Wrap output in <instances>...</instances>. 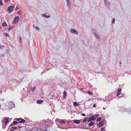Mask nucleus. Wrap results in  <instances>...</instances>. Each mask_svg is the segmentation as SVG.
<instances>
[{
    "label": "nucleus",
    "instance_id": "39448f33",
    "mask_svg": "<svg viewBox=\"0 0 131 131\" xmlns=\"http://www.w3.org/2000/svg\"><path fill=\"white\" fill-rule=\"evenodd\" d=\"M71 31L72 33H75L77 34H78V33L77 31L73 29H71Z\"/></svg>",
    "mask_w": 131,
    "mask_h": 131
},
{
    "label": "nucleus",
    "instance_id": "72a5a7b5",
    "mask_svg": "<svg viewBox=\"0 0 131 131\" xmlns=\"http://www.w3.org/2000/svg\"><path fill=\"white\" fill-rule=\"evenodd\" d=\"M4 1L6 2H7L9 1V0H4Z\"/></svg>",
    "mask_w": 131,
    "mask_h": 131
},
{
    "label": "nucleus",
    "instance_id": "f03ea898",
    "mask_svg": "<svg viewBox=\"0 0 131 131\" xmlns=\"http://www.w3.org/2000/svg\"><path fill=\"white\" fill-rule=\"evenodd\" d=\"M17 121H19L18 122L20 123H24L25 122V120L21 118H18L16 119Z\"/></svg>",
    "mask_w": 131,
    "mask_h": 131
},
{
    "label": "nucleus",
    "instance_id": "9b49d317",
    "mask_svg": "<svg viewBox=\"0 0 131 131\" xmlns=\"http://www.w3.org/2000/svg\"><path fill=\"white\" fill-rule=\"evenodd\" d=\"M79 104L76 102H75L73 103V105L74 106H77L79 105Z\"/></svg>",
    "mask_w": 131,
    "mask_h": 131
},
{
    "label": "nucleus",
    "instance_id": "393cba45",
    "mask_svg": "<svg viewBox=\"0 0 131 131\" xmlns=\"http://www.w3.org/2000/svg\"><path fill=\"white\" fill-rule=\"evenodd\" d=\"M5 35L6 36V37H8L9 36V35L7 33H5Z\"/></svg>",
    "mask_w": 131,
    "mask_h": 131
},
{
    "label": "nucleus",
    "instance_id": "a19ab883",
    "mask_svg": "<svg viewBox=\"0 0 131 131\" xmlns=\"http://www.w3.org/2000/svg\"><path fill=\"white\" fill-rule=\"evenodd\" d=\"M119 63L120 64H121V61Z\"/></svg>",
    "mask_w": 131,
    "mask_h": 131
},
{
    "label": "nucleus",
    "instance_id": "a211bd4d",
    "mask_svg": "<svg viewBox=\"0 0 131 131\" xmlns=\"http://www.w3.org/2000/svg\"><path fill=\"white\" fill-rule=\"evenodd\" d=\"M17 123V122L16 121H14L13 122V124H12L11 125H15Z\"/></svg>",
    "mask_w": 131,
    "mask_h": 131
},
{
    "label": "nucleus",
    "instance_id": "5701e85b",
    "mask_svg": "<svg viewBox=\"0 0 131 131\" xmlns=\"http://www.w3.org/2000/svg\"><path fill=\"white\" fill-rule=\"evenodd\" d=\"M44 16L46 18H49L50 17V16H47L46 15H44Z\"/></svg>",
    "mask_w": 131,
    "mask_h": 131
},
{
    "label": "nucleus",
    "instance_id": "aec40b11",
    "mask_svg": "<svg viewBox=\"0 0 131 131\" xmlns=\"http://www.w3.org/2000/svg\"><path fill=\"white\" fill-rule=\"evenodd\" d=\"M13 28V27H11L9 28L8 29V31H9V30H11Z\"/></svg>",
    "mask_w": 131,
    "mask_h": 131
},
{
    "label": "nucleus",
    "instance_id": "c85d7f7f",
    "mask_svg": "<svg viewBox=\"0 0 131 131\" xmlns=\"http://www.w3.org/2000/svg\"><path fill=\"white\" fill-rule=\"evenodd\" d=\"M12 128L13 129H17V127H12Z\"/></svg>",
    "mask_w": 131,
    "mask_h": 131
},
{
    "label": "nucleus",
    "instance_id": "b1692460",
    "mask_svg": "<svg viewBox=\"0 0 131 131\" xmlns=\"http://www.w3.org/2000/svg\"><path fill=\"white\" fill-rule=\"evenodd\" d=\"M0 5H3V3L2 1L0 0Z\"/></svg>",
    "mask_w": 131,
    "mask_h": 131
},
{
    "label": "nucleus",
    "instance_id": "7c9ffc66",
    "mask_svg": "<svg viewBox=\"0 0 131 131\" xmlns=\"http://www.w3.org/2000/svg\"><path fill=\"white\" fill-rule=\"evenodd\" d=\"M104 129V128H102L101 129V131H103Z\"/></svg>",
    "mask_w": 131,
    "mask_h": 131
},
{
    "label": "nucleus",
    "instance_id": "dca6fc26",
    "mask_svg": "<svg viewBox=\"0 0 131 131\" xmlns=\"http://www.w3.org/2000/svg\"><path fill=\"white\" fill-rule=\"evenodd\" d=\"M5 124L6 125L8 123V121L7 119H5V121L4 122Z\"/></svg>",
    "mask_w": 131,
    "mask_h": 131
},
{
    "label": "nucleus",
    "instance_id": "f3484780",
    "mask_svg": "<svg viewBox=\"0 0 131 131\" xmlns=\"http://www.w3.org/2000/svg\"><path fill=\"white\" fill-rule=\"evenodd\" d=\"M101 117H99L97 119V120H96V122H99L101 121Z\"/></svg>",
    "mask_w": 131,
    "mask_h": 131
},
{
    "label": "nucleus",
    "instance_id": "ddd939ff",
    "mask_svg": "<svg viewBox=\"0 0 131 131\" xmlns=\"http://www.w3.org/2000/svg\"><path fill=\"white\" fill-rule=\"evenodd\" d=\"M103 124V123L102 121L99 122V127L102 126Z\"/></svg>",
    "mask_w": 131,
    "mask_h": 131
},
{
    "label": "nucleus",
    "instance_id": "423d86ee",
    "mask_svg": "<svg viewBox=\"0 0 131 131\" xmlns=\"http://www.w3.org/2000/svg\"><path fill=\"white\" fill-rule=\"evenodd\" d=\"M122 90L120 88L118 90L117 93V96H118L121 94Z\"/></svg>",
    "mask_w": 131,
    "mask_h": 131
},
{
    "label": "nucleus",
    "instance_id": "cd10ccee",
    "mask_svg": "<svg viewBox=\"0 0 131 131\" xmlns=\"http://www.w3.org/2000/svg\"><path fill=\"white\" fill-rule=\"evenodd\" d=\"M36 28L37 30H39V28L37 26H36Z\"/></svg>",
    "mask_w": 131,
    "mask_h": 131
},
{
    "label": "nucleus",
    "instance_id": "412c9836",
    "mask_svg": "<svg viewBox=\"0 0 131 131\" xmlns=\"http://www.w3.org/2000/svg\"><path fill=\"white\" fill-rule=\"evenodd\" d=\"M88 94H89L91 95L93 94V93L92 92L90 91H88Z\"/></svg>",
    "mask_w": 131,
    "mask_h": 131
},
{
    "label": "nucleus",
    "instance_id": "1a4fd4ad",
    "mask_svg": "<svg viewBox=\"0 0 131 131\" xmlns=\"http://www.w3.org/2000/svg\"><path fill=\"white\" fill-rule=\"evenodd\" d=\"M88 118L87 117H85L83 120V122H87V121L88 120Z\"/></svg>",
    "mask_w": 131,
    "mask_h": 131
},
{
    "label": "nucleus",
    "instance_id": "9d476101",
    "mask_svg": "<svg viewBox=\"0 0 131 131\" xmlns=\"http://www.w3.org/2000/svg\"><path fill=\"white\" fill-rule=\"evenodd\" d=\"M43 102L42 100H38L37 101V103L38 104H41Z\"/></svg>",
    "mask_w": 131,
    "mask_h": 131
},
{
    "label": "nucleus",
    "instance_id": "ea45409f",
    "mask_svg": "<svg viewBox=\"0 0 131 131\" xmlns=\"http://www.w3.org/2000/svg\"><path fill=\"white\" fill-rule=\"evenodd\" d=\"M104 2H105V3H106V0H104Z\"/></svg>",
    "mask_w": 131,
    "mask_h": 131
},
{
    "label": "nucleus",
    "instance_id": "58836bf2",
    "mask_svg": "<svg viewBox=\"0 0 131 131\" xmlns=\"http://www.w3.org/2000/svg\"><path fill=\"white\" fill-rule=\"evenodd\" d=\"M10 131H14V130L13 129L11 130H10Z\"/></svg>",
    "mask_w": 131,
    "mask_h": 131
},
{
    "label": "nucleus",
    "instance_id": "0eeeda50",
    "mask_svg": "<svg viewBox=\"0 0 131 131\" xmlns=\"http://www.w3.org/2000/svg\"><path fill=\"white\" fill-rule=\"evenodd\" d=\"M14 7V6H11L9 7L8 9V11L11 12L13 10V8Z\"/></svg>",
    "mask_w": 131,
    "mask_h": 131
},
{
    "label": "nucleus",
    "instance_id": "4468645a",
    "mask_svg": "<svg viewBox=\"0 0 131 131\" xmlns=\"http://www.w3.org/2000/svg\"><path fill=\"white\" fill-rule=\"evenodd\" d=\"M7 25L6 22H4L2 24V26L3 27H6Z\"/></svg>",
    "mask_w": 131,
    "mask_h": 131
},
{
    "label": "nucleus",
    "instance_id": "bb28decb",
    "mask_svg": "<svg viewBox=\"0 0 131 131\" xmlns=\"http://www.w3.org/2000/svg\"><path fill=\"white\" fill-rule=\"evenodd\" d=\"M19 8L17 6H16V8L15 9L16 10H17L19 9Z\"/></svg>",
    "mask_w": 131,
    "mask_h": 131
},
{
    "label": "nucleus",
    "instance_id": "79ce46f5",
    "mask_svg": "<svg viewBox=\"0 0 131 131\" xmlns=\"http://www.w3.org/2000/svg\"><path fill=\"white\" fill-rule=\"evenodd\" d=\"M18 128L21 127H20V126H18Z\"/></svg>",
    "mask_w": 131,
    "mask_h": 131
},
{
    "label": "nucleus",
    "instance_id": "6ab92c4d",
    "mask_svg": "<svg viewBox=\"0 0 131 131\" xmlns=\"http://www.w3.org/2000/svg\"><path fill=\"white\" fill-rule=\"evenodd\" d=\"M60 122L62 124H65L66 123L65 121L63 120L60 121Z\"/></svg>",
    "mask_w": 131,
    "mask_h": 131
},
{
    "label": "nucleus",
    "instance_id": "7ed1b4c3",
    "mask_svg": "<svg viewBox=\"0 0 131 131\" xmlns=\"http://www.w3.org/2000/svg\"><path fill=\"white\" fill-rule=\"evenodd\" d=\"M95 119V117L93 116H92L90 117L88 119V122H90L91 121L94 120Z\"/></svg>",
    "mask_w": 131,
    "mask_h": 131
},
{
    "label": "nucleus",
    "instance_id": "2eb2a0df",
    "mask_svg": "<svg viewBox=\"0 0 131 131\" xmlns=\"http://www.w3.org/2000/svg\"><path fill=\"white\" fill-rule=\"evenodd\" d=\"M63 97L64 99L65 97V96H67V92L66 91H64L63 93Z\"/></svg>",
    "mask_w": 131,
    "mask_h": 131
},
{
    "label": "nucleus",
    "instance_id": "37998d69",
    "mask_svg": "<svg viewBox=\"0 0 131 131\" xmlns=\"http://www.w3.org/2000/svg\"><path fill=\"white\" fill-rule=\"evenodd\" d=\"M103 108V109H105V108H104H104Z\"/></svg>",
    "mask_w": 131,
    "mask_h": 131
},
{
    "label": "nucleus",
    "instance_id": "c756f323",
    "mask_svg": "<svg viewBox=\"0 0 131 131\" xmlns=\"http://www.w3.org/2000/svg\"><path fill=\"white\" fill-rule=\"evenodd\" d=\"M86 126H83L82 127V129H86Z\"/></svg>",
    "mask_w": 131,
    "mask_h": 131
},
{
    "label": "nucleus",
    "instance_id": "4be33fe9",
    "mask_svg": "<svg viewBox=\"0 0 131 131\" xmlns=\"http://www.w3.org/2000/svg\"><path fill=\"white\" fill-rule=\"evenodd\" d=\"M17 13L19 14V15H20L21 14V11H20V10H19L17 12Z\"/></svg>",
    "mask_w": 131,
    "mask_h": 131
},
{
    "label": "nucleus",
    "instance_id": "4c0bfd02",
    "mask_svg": "<svg viewBox=\"0 0 131 131\" xmlns=\"http://www.w3.org/2000/svg\"><path fill=\"white\" fill-rule=\"evenodd\" d=\"M35 88H36L35 87H34L33 89L32 90V91H34V89H35Z\"/></svg>",
    "mask_w": 131,
    "mask_h": 131
},
{
    "label": "nucleus",
    "instance_id": "20e7f679",
    "mask_svg": "<svg viewBox=\"0 0 131 131\" xmlns=\"http://www.w3.org/2000/svg\"><path fill=\"white\" fill-rule=\"evenodd\" d=\"M73 121V122L76 124H79L80 123V120L74 119Z\"/></svg>",
    "mask_w": 131,
    "mask_h": 131
},
{
    "label": "nucleus",
    "instance_id": "c9c22d12",
    "mask_svg": "<svg viewBox=\"0 0 131 131\" xmlns=\"http://www.w3.org/2000/svg\"><path fill=\"white\" fill-rule=\"evenodd\" d=\"M67 2V4H68L69 2V0H66Z\"/></svg>",
    "mask_w": 131,
    "mask_h": 131
},
{
    "label": "nucleus",
    "instance_id": "473e14b6",
    "mask_svg": "<svg viewBox=\"0 0 131 131\" xmlns=\"http://www.w3.org/2000/svg\"><path fill=\"white\" fill-rule=\"evenodd\" d=\"M81 115L83 116H85L86 115L84 113L82 114Z\"/></svg>",
    "mask_w": 131,
    "mask_h": 131
},
{
    "label": "nucleus",
    "instance_id": "6e6552de",
    "mask_svg": "<svg viewBox=\"0 0 131 131\" xmlns=\"http://www.w3.org/2000/svg\"><path fill=\"white\" fill-rule=\"evenodd\" d=\"M94 124V123L92 122H91L88 124V125L89 126H93Z\"/></svg>",
    "mask_w": 131,
    "mask_h": 131
},
{
    "label": "nucleus",
    "instance_id": "f704fd0d",
    "mask_svg": "<svg viewBox=\"0 0 131 131\" xmlns=\"http://www.w3.org/2000/svg\"><path fill=\"white\" fill-rule=\"evenodd\" d=\"M21 38L20 37V38H19V40H20V42H21Z\"/></svg>",
    "mask_w": 131,
    "mask_h": 131
},
{
    "label": "nucleus",
    "instance_id": "2f4dec72",
    "mask_svg": "<svg viewBox=\"0 0 131 131\" xmlns=\"http://www.w3.org/2000/svg\"><path fill=\"white\" fill-rule=\"evenodd\" d=\"M93 106L94 108L96 107V104H94L93 105Z\"/></svg>",
    "mask_w": 131,
    "mask_h": 131
},
{
    "label": "nucleus",
    "instance_id": "f257e3e1",
    "mask_svg": "<svg viewBox=\"0 0 131 131\" xmlns=\"http://www.w3.org/2000/svg\"><path fill=\"white\" fill-rule=\"evenodd\" d=\"M19 19V17L18 16L15 17L14 20V23H17Z\"/></svg>",
    "mask_w": 131,
    "mask_h": 131
},
{
    "label": "nucleus",
    "instance_id": "e433bc0d",
    "mask_svg": "<svg viewBox=\"0 0 131 131\" xmlns=\"http://www.w3.org/2000/svg\"><path fill=\"white\" fill-rule=\"evenodd\" d=\"M95 116L96 117H98L99 116V114H96V115H95Z\"/></svg>",
    "mask_w": 131,
    "mask_h": 131
},
{
    "label": "nucleus",
    "instance_id": "f8f14e48",
    "mask_svg": "<svg viewBox=\"0 0 131 131\" xmlns=\"http://www.w3.org/2000/svg\"><path fill=\"white\" fill-rule=\"evenodd\" d=\"M94 35L96 37L97 39L99 40L100 39V37L99 36L97 35L96 33L94 34Z\"/></svg>",
    "mask_w": 131,
    "mask_h": 131
},
{
    "label": "nucleus",
    "instance_id": "a878e982",
    "mask_svg": "<svg viewBox=\"0 0 131 131\" xmlns=\"http://www.w3.org/2000/svg\"><path fill=\"white\" fill-rule=\"evenodd\" d=\"M115 18H114L113 20L112 23L113 24H114L115 23Z\"/></svg>",
    "mask_w": 131,
    "mask_h": 131
}]
</instances>
